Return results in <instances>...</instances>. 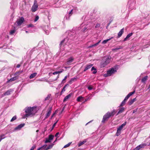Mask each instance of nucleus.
<instances>
[{
  "label": "nucleus",
  "instance_id": "32",
  "mask_svg": "<svg viewBox=\"0 0 150 150\" xmlns=\"http://www.w3.org/2000/svg\"><path fill=\"white\" fill-rule=\"evenodd\" d=\"M68 77H69V75L67 76H65V77L64 78V79H63L62 81V83H64L65 82V80L67 79Z\"/></svg>",
  "mask_w": 150,
  "mask_h": 150
},
{
  "label": "nucleus",
  "instance_id": "54",
  "mask_svg": "<svg viewBox=\"0 0 150 150\" xmlns=\"http://www.w3.org/2000/svg\"><path fill=\"white\" fill-rule=\"evenodd\" d=\"M64 40H62L61 42V43H60V45H62V43L64 42Z\"/></svg>",
  "mask_w": 150,
  "mask_h": 150
},
{
  "label": "nucleus",
  "instance_id": "5",
  "mask_svg": "<svg viewBox=\"0 0 150 150\" xmlns=\"http://www.w3.org/2000/svg\"><path fill=\"white\" fill-rule=\"evenodd\" d=\"M126 124V122H125L123 124L121 125L117 129L116 135L118 136L120 135L121 133V131L123 127L125 126Z\"/></svg>",
  "mask_w": 150,
  "mask_h": 150
},
{
  "label": "nucleus",
  "instance_id": "63",
  "mask_svg": "<svg viewBox=\"0 0 150 150\" xmlns=\"http://www.w3.org/2000/svg\"><path fill=\"white\" fill-rule=\"evenodd\" d=\"M38 131H39V130H37L36 131V132H38Z\"/></svg>",
  "mask_w": 150,
  "mask_h": 150
},
{
  "label": "nucleus",
  "instance_id": "36",
  "mask_svg": "<svg viewBox=\"0 0 150 150\" xmlns=\"http://www.w3.org/2000/svg\"><path fill=\"white\" fill-rule=\"evenodd\" d=\"M71 142H69V143L68 144H66V145H65L64 146V148H67V147H68V146H69L70 145V144H71Z\"/></svg>",
  "mask_w": 150,
  "mask_h": 150
},
{
  "label": "nucleus",
  "instance_id": "59",
  "mask_svg": "<svg viewBox=\"0 0 150 150\" xmlns=\"http://www.w3.org/2000/svg\"><path fill=\"white\" fill-rule=\"evenodd\" d=\"M86 27H85L84 28V30H83V31H84L85 30H86Z\"/></svg>",
  "mask_w": 150,
  "mask_h": 150
},
{
  "label": "nucleus",
  "instance_id": "58",
  "mask_svg": "<svg viewBox=\"0 0 150 150\" xmlns=\"http://www.w3.org/2000/svg\"><path fill=\"white\" fill-rule=\"evenodd\" d=\"M55 114V113H54L53 114V115L52 116V117H53L54 116V115Z\"/></svg>",
  "mask_w": 150,
  "mask_h": 150
},
{
  "label": "nucleus",
  "instance_id": "2",
  "mask_svg": "<svg viewBox=\"0 0 150 150\" xmlns=\"http://www.w3.org/2000/svg\"><path fill=\"white\" fill-rule=\"evenodd\" d=\"M111 57L110 56H105L104 57V59L101 63V66L104 67L108 64L110 61Z\"/></svg>",
  "mask_w": 150,
  "mask_h": 150
},
{
  "label": "nucleus",
  "instance_id": "42",
  "mask_svg": "<svg viewBox=\"0 0 150 150\" xmlns=\"http://www.w3.org/2000/svg\"><path fill=\"white\" fill-rule=\"evenodd\" d=\"M47 146V145L46 144H45V145H43V146H42L41 147V148L42 149H44L45 148V147H46Z\"/></svg>",
  "mask_w": 150,
  "mask_h": 150
},
{
  "label": "nucleus",
  "instance_id": "52",
  "mask_svg": "<svg viewBox=\"0 0 150 150\" xmlns=\"http://www.w3.org/2000/svg\"><path fill=\"white\" fill-rule=\"evenodd\" d=\"M20 67V65L19 64H18L17 65L16 67L17 68H19Z\"/></svg>",
  "mask_w": 150,
  "mask_h": 150
},
{
  "label": "nucleus",
  "instance_id": "64",
  "mask_svg": "<svg viewBox=\"0 0 150 150\" xmlns=\"http://www.w3.org/2000/svg\"><path fill=\"white\" fill-rule=\"evenodd\" d=\"M57 139H56L54 142V143L55 142H56L57 141Z\"/></svg>",
  "mask_w": 150,
  "mask_h": 150
},
{
  "label": "nucleus",
  "instance_id": "3",
  "mask_svg": "<svg viewBox=\"0 0 150 150\" xmlns=\"http://www.w3.org/2000/svg\"><path fill=\"white\" fill-rule=\"evenodd\" d=\"M115 110H113L111 112H108L103 117V120L102 121V122H104L108 119L109 118L110 116H113L115 114Z\"/></svg>",
  "mask_w": 150,
  "mask_h": 150
},
{
  "label": "nucleus",
  "instance_id": "34",
  "mask_svg": "<svg viewBox=\"0 0 150 150\" xmlns=\"http://www.w3.org/2000/svg\"><path fill=\"white\" fill-rule=\"evenodd\" d=\"M17 118L16 116H15L14 117H13L11 119V122H12L16 120Z\"/></svg>",
  "mask_w": 150,
  "mask_h": 150
},
{
  "label": "nucleus",
  "instance_id": "6",
  "mask_svg": "<svg viewBox=\"0 0 150 150\" xmlns=\"http://www.w3.org/2000/svg\"><path fill=\"white\" fill-rule=\"evenodd\" d=\"M38 7V6L37 4V1H36L35 0L34 1L33 5L32 7L31 10L33 12H35L37 10Z\"/></svg>",
  "mask_w": 150,
  "mask_h": 150
},
{
  "label": "nucleus",
  "instance_id": "8",
  "mask_svg": "<svg viewBox=\"0 0 150 150\" xmlns=\"http://www.w3.org/2000/svg\"><path fill=\"white\" fill-rule=\"evenodd\" d=\"M24 21V18L23 17H21L19 19H18L17 21V23L18 25H20Z\"/></svg>",
  "mask_w": 150,
  "mask_h": 150
},
{
  "label": "nucleus",
  "instance_id": "37",
  "mask_svg": "<svg viewBox=\"0 0 150 150\" xmlns=\"http://www.w3.org/2000/svg\"><path fill=\"white\" fill-rule=\"evenodd\" d=\"M121 48L120 47H117L115 48L114 49H112V51H115V50H118L121 49Z\"/></svg>",
  "mask_w": 150,
  "mask_h": 150
},
{
  "label": "nucleus",
  "instance_id": "17",
  "mask_svg": "<svg viewBox=\"0 0 150 150\" xmlns=\"http://www.w3.org/2000/svg\"><path fill=\"white\" fill-rule=\"evenodd\" d=\"M87 142L86 139L84 140L82 142H80L78 144V146L79 147L81 145H83Z\"/></svg>",
  "mask_w": 150,
  "mask_h": 150
},
{
  "label": "nucleus",
  "instance_id": "61",
  "mask_svg": "<svg viewBox=\"0 0 150 150\" xmlns=\"http://www.w3.org/2000/svg\"><path fill=\"white\" fill-rule=\"evenodd\" d=\"M91 121H89V122H88L87 124H86V125L87 124H88V123H89L91 122Z\"/></svg>",
  "mask_w": 150,
  "mask_h": 150
},
{
  "label": "nucleus",
  "instance_id": "62",
  "mask_svg": "<svg viewBox=\"0 0 150 150\" xmlns=\"http://www.w3.org/2000/svg\"><path fill=\"white\" fill-rule=\"evenodd\" d=\"M150 88V84L149 85L148 88V89Z\"/></svg>",
  "mask_w": 150,
  "mask_h": 150
},
{
  "label": "nucleus",
  "instance_id": "57",
  "mask_svg": "<svg viewBox=\"0 0 150 150\" xmlns=\"http://www.w3.org/2000/svg\"><path fill=\"white\" fill-rule=\"evenodd\" d=\"M22 72V71H19V72H16V73L18 74V73H21Z\"/></svg>",
  "mask_w": 150,
  "mask_h": 150
},
{
  "label": "nucleus",
  "instance_id": "26",
  "mask_svg": "<svg viewBox=\"0 0 150 150\" xmlns=\"http://www.w3.org/2000/svg\"><path fill=\"white\" fill-rule=\"evenodd\" d=\"M124 110V108H121L119 110V111H118V113L117 114V115H118L119 114L122 113Z\"/></svg>",
  "mask_w": 150,
  "mask_h": 150
},
{
  "label": "nucleus",
  "instance_id": "1",
  "mask_svg": "<svg viewBox=\"0 0 150 150\" xmlns=\"http://www.w3.org/2000/svg\"><path fill=\"white\" fill-rule=\"evenodd\" d=\"M25 114L23 116V118H25L35 114V111L34 110V107H28L25 109Z\"/></svg>",
  "mask_w": 150,
  "mask_h": 150
},
{
  "label": "nucleus",
  "instance_id": "13",
  "mask_svg": "<svg viewBox=\"0 0 150 150\" xmlns=\"http://www.w3.org/2000/svg\"><path fill=\"white\" fill-rule=\"evenodd\" d=\"M72 93H70L69 95L67 96L64 98L63 101L64 102L67 101L69 98H70L72 96Z\"/></svg>",
  "mask_w": 150,
  "mask_h": 150
},
{
  "label": "nucleus",
  "instance_id": "20",
  "mask_svg": "<svg viewBox=\"0 0 150 150\" xmlns=\"http://www.w3.org/2000/svg\"><path fill=\"white\" fill-rule=\"evenodd\" d=\"M146 144H143L139 145V146H137L140 149L141 148H144L145 146H146Z\"/></svg>",
  "mask_w": 150,
  "mask_h": 150
},
{
  "label": "nucleus",
  "instance_id": "50",
  "mask_svg": "<svg viewBox=\"0 0 150 150\" xmlns=\"http://www.w3.org/2000/svg\"><path fill=\"white\" fill-rule=\"evenodd\" d=\"M34 26L32 24H30L28 25V27H33Z\"/></svg>",
  "mask_w": 150,
  "mask_h": 150
},
{
  "label": "nucleus",
  "instance_id": "49",
  "mask_svg": "<svg viewBox=\"0 0 150 150\" xmlns=\"http://www.w3.org/2000/svg\"><path fill=\"white\" fill-rule=\"evenodd\" d=\"M57 74H58V72L57 71H55L53 73V74L54 75Z\"/></svg>",
  "mask_w": 150,
  "mask_h": 150
},
{
  "label": "nucleus",
  "instance_id": "31",
  "mask_svg": "<svg viewBox=\"0 0 150 150\" xmlns=\"http://www.w3.org/2000/svg\"><path fill=\"white\" fill-rule=\"evenodd\" d=\"M91 97H91V96H89L88 97H87L85 99V100L83 102V103H84L86 101H88V100L90 99H91Z\"/></svg>",
  "mask_w": 150,
  "mask_h": 150
},
{
  "label": "nucleus",
  "instance_id": "38",
  "mask_svg": "<svg viewBox=\"0 0 150 150\" xmlns=\"http://www.w3.org/2000/svg\"><path fill=\"white\" fill-rule=\"evenodd\" d=\"M38 81H46L47 82L48 81L46 79H39L38 80Z\"/></svg>",
  "mask_w": 150,
  "mask_h": 150
},
{
  "label": "nucleus",
  "instance_id": "15",
  "mask_svg": "<svg viewBox=\"0 0 150 150\" xmlns=\"http://www.w3.org/2000/svg\"><path fill=\"white\" fill-rule=\"evenodd\" d=\"M93 64H88L85 67V69L84 70V71H86L87 70L90 69L92 66Z\"/></svg>",
  "mask_w": 150,
  "mask_h": 150
},
{
  "label": "nucleus",
  "instance_id": "51",
  "mask_svg": "<svg viewBox=\"0 0 150 150\" xmlns=\"http://www.w3.org/2000/svg\"><path fill=\"white\" fill-rule=\"evenodd\" d=\"M59 132H57V133H56L55 135V137H57L58 135H59Z\"/></svg>",
  "mask_w": 150,
  "mask_h": 150
},
{
  "label": "nucleus",
  "instance_id": "23",
  "mask_svg": "<svg viewBox=\"0 0 150 150\" xmlns=\"http://www.w3.org/2000/svg\"><path fill=\"white\" fill-rule=\"evenodd\" d=\"M113 37H112L111 38H110L109 39H106L103 40L102 42V43L103 44H106L108 41L110 40Z\"/></svg>",
  "mask_w": 150,
  "mask_h": 150
},
{
  "label": "nucleus",
  "instance_id": "7",
  "mask_svg": "<svg viewBox=\"0 0 150 150\" xmlns=\"http://www.w3.org/2000/svg\"><path fill=\"white\" fill-rule=\"evenodd\" d=\"M54 137L53 135H50L49 136L48 138H46L45 141V143H50L51 142V140H52L54 138Z\"/></svg>",
  "mask_w": 150,
  "mask_h": 150
},
{
  "label": "nucleus",
  "instance_id": "48",
  "mask_svg": "<svg viewBox=\"0 0 150 150\" xmlns=\"http://www.w3.org/2000/svg\"><path fill=\"white\" fill-rule=\"evenodd\" d=\"M139 150V148L137 146L133 150Z\"/></svg>",
  "mask_w": 150,
  "mask_h": 150
},
{
  "label": "nucleus",
  "instance_id": "41",
  "mask_svg": "<svg viewBox=\"0 0 150 150\" xmlns=\"http://www.w3.org/2000/svg\"><path fill=\"white\" fill-rule=\"evenodd\" d=\"M126 101H125L124 100H123V101L122 102L121 104L120 105V106H123L125 104V103L126 102Z\"/></svg>",
  "mask_w": 150,
  "mask_h": 150
},
{
  "label": "nucleus",
  "instance_id": "39",
  "mask_svg": "<svg viewBox=\"0 0 150 150\" xmlns=\"http://www.w3.org/2000/svg\"><path fill=\"white\" fill-rule=\"evenodd\" d=\"M50 98V95H48L45 98V100H46L49 99Z\"/></svg>",
  "mask_w": 150,
  "mask_h": 150
},
{
  "label": "nucleus",
  "instance_id": "30",
  "mask_svg": "<svg viewBox=\"0 0 150 150\" xmlns=\"http://www.w3.org/2000/svg\"><path fill=\"white\" fill-rule=\"evenodd\" d=\"M16 30L15 29L12 30L10 31V34L11 35H13L14 33L15 32Z\"/></svg>",
  "mask_w": 150,
  "mask_h": 150
},
{
  "label": "nucleus",
  "instance_id": "43",
  "mask_svg": "<svg viewBox=\"0 0 150 150\" xmlns=\"http://www.w3.org/2000/svg\"><path fill=\"white\" fill-rule=\"evenodd\" d=\"M100 26V24L98 23H97L95 26L96 28H97L99 27Z\"/></svg>",
  "mask_w": 150,
  "mask_h": 150
},
{
  "label": "nucleus",
  "instance_id": "14",
  "mask_svg": "<svg viewBox=\"0 0 150 150\" xmlns=\"http://www.w3.org/2000/svg\"><path fill=\"white\" fill-rule=\"evenodd\" d=\"M74 59L72 57L69 58L66 62L67 64L69 65V64L74 61Z\"/></svg>",
  "mask_w": 150,
  "mask_h": 150
},
{
  "label": "nucleus",
  "instance_id": "45",
  "mask_svg": "<svg viewBox=\"0 0 150 150\" xmlns=\"http://www.w3.org/2000/svg\"><path fill=\"white\" fill-rule=\"evenodd\" d=\"M35 147L36 146L35 145H33L30 150H33Z\"/></svg>",
  "mask_w": 150,
  "mask_h": 150
},
{
  "label": "nucleus",
  "instance_id": "21",
  "mask_svg": "<svg viewBox=\"0 0 150 150\" xmlns=\"http://www.w3.org/2000/svg\"><path fill=\"white\" fill-rule=\"evenodd\" d=\"M37 74V73H35L33 74H32L30 76V79H32L35 76H36Z\"/></svg>",
  "mask_w": 150,
  "mask_h": 150
},
{
  "label": "nucleus",
  "instance_id": "53",
  "mask_svg": "<svg viewBox=\"0 0 150 150\" xmlns=\"http://www.w3.org/2000/svg\"><path fill=\"white\" fill-rule=\"evenodd\" d=\"M73 9H72L71 11L69 13V14H72V11H73Z\"/></svg>",
  "mask_w": 150,
  "mask_h": 150
},
{
  "label": "nucleus",
  "instance_id": "19",
  "mask_svg": "<svg viewBox=\"0 0 150 150\" xmlns=\"http://www.w3.org/2000/svg\"><path fill=\"white\" fill-rule=\"evenodd\" d=\"M133 33H130L129 34L126 36V37L123 40L124 41H125L127 40L128 38H129L130 36L132 35Z\"/></svg>",
  "mask_w": 150,
  "mask_h": 150
},
{
  "label": "nucleus",
  "instance_id": "12",
  "mask_svg": "<svg viewBox=\"0 0 150 150\" xmlns=\"http://www.w3.org/2000/svg\"><path fill=\"white\" fill-rule=\"evenodd\" d=\"M25 125L24 124H21L18 125L17 127H15L14 129L15 130H20L21 128L23 127Z\"/></svg>",
  "mask_w": 150,
  "mask_h": 150
},
{
  "label": "nucleus",
  "instance_id": "4",
  "mask_svg": "<svg viewBox=\"0 0 150 150\" xmlns=\"http://www.w3.org/2000/svg\"><path fill=\"white\" fill-rule=\"evenodd\" d=\"M116 72V70L113 68H112L109 70L107 72V74H105L106 76H110L113 74L114 73Z\"/></svg>",
  "mask_w": 150,
  "mask_h": 150
},
{
  "label": "nucleus",
  "instance_id": "18",
  "mask_svg": "<svg viewBox=\"0 0 150 150\" xmlns=\"http://www.w3.org/2000/svg\"><path fill=\"white\" fill-rule=\"evenodd\" d=\"M83 100H84L83 97L81 96L78 97L77 98V101L78 102H81Z\"/></svg>",
  "mask_w": 150,
  "mask_h": 150
},
{
  "label": "nucleus",
  "instance_id": "44",
  "mask_svg": "<svg viewBox=\"0 0 150 150\" xmlns=\"http://www.w3.org/2000/svg\"><path fill=\"white\" fill-rule=\"evenodd\" d=\"M58 120H57L56 121V122L54 124V125H53V126H52V129H53V128L55 126V125H56V124H57V122H58Z\"/></svg>",
  "mask_w": 150,
  "mask_h": 150
},
{
  "label": "nucleus",
  "instance_id": "60",
  "mask_svg": "<svg viewBox=\"0 0 150 150\" xmlns=\"http://www.w3.org/2000/svg\"><path fill=\"white\" fill-rule=\"evenodd\" d=\"M136 110H134L133 113H134L136 112Z\"/></svg>",
  "mask_w": 150,
  "mask_h": 150
},
{
  "label": "nucleus",
  "instance_id": "9",
  "mask_svg": "<svg viewBox=\"0 0 150 150\" xmlns=\"http://www.w3.org/2000/svg\"><path fill=\"white\" fill-rule=\"evenodd\" d=\"M13 91V89H10L8 90H7L5 93H4L2 95V96H8L10 95L11 92H12Z\"/></svg>",
  "mask_w": 150,
  "mask_h": 150
},
{
  "label": "nucleus",
  "instance_id": "25",
  "mask_svg": "<svg viewBox=\"0 0 150 150\" xmlns=\"http://www.w3.org/2000/svg\"><path fill=\"white\" fill-rule=\"evenodd\" d=\"M91 70L92 71H93V70H94V71H93V74H95L97 72V70L96 69V68H95L94 67H92L91 69Z\"/></svg>",
  "mask_w": 150,
  "mask_h": 150
},
{
  "label": "nucleus",
  "instance_id": "29",
  "mask_svg": "<svg viewBox=\"0 0 150 150\" xmlns=\"http://www.w3.org/2000/svg\"><path fill=\"white\" fill-rule=\"evenodd\" d=\"M17 78L16 77H14L11 78L8 81L9 82H10L13 81H14L16 80L17 79Z\"/></svg>",
  "mask_w": 150,
  "mask_h": 150
},
{
  "label": "nucleus",
  "instance_id": "11",
  "mask_svg": "<svg viewBox=\"0 0 150 150\" xmlns=\"http://www.w3.org/2000/svg\"><path fill=\"white\" fill-rule=\"evenodd\" d=\"M52 107H50L49 109H48V112L46 115L45 118H48L50 116L52 112Z\"/></svg>",
  "mask_w": 150,
  "mask_h": 150
},
{
  "label": "nucleus",
  "instance_id": "35",
  "mask_svg": "<svg viewBox=\"0 0 150 150\" xmlns=\"http://www.w3.org/2000/svg\"><path fill=\"white\" fill-rule=\"evenodd\" d=\"M5 135L4 134H1V135L0 136V138L1 139V140H2L5 138Z\"/></svg>",
  "mask_w": 150,
  "mask_h": 150
},
{
  "label": "nucleus",
  "instance_id": "28",
  "mask_svg": "<svg viewBox=\"0 0 150 150\" xmlns=\"http://www.w3.org/2000/svg\"><path fill=\"white\" fill-rule=\"evenodd\" d=\"M148 76H146L142 79V81L143 82H145L147 79Z\"/></svg>",
  "mask_w": 150,
  "mask_h": 150
},
{
  "label": "nucleus",
  "instance_id": "40",
  "mask_svg": "<svg viewBox=\"0 0 150 150\" xmlns=\"http://www.w3.org/2000/svg\"><path fill=\"white\" fill-rule=\"evenodd\" d=\"M39 18V17L38 16H36L34 20V22H35L37 21L38 20Z\"/></svg>",
  "mask_w": 150,
  "mask_h": 150
},
{
  "label": "nucleus",
  "instance_id": "46",
  "mask_svg": "<svg viewBox=\"0 0 150 150\" xmlns=\"http://www.w3.org/2000/svg\"><path fill=\"white\" fill-rule=\"evenodd\" d=\"M92 88H93L91 87V86H89L88 87V89L89 90H91Z\"/></svg>",
  "mask_w": 150,
  "mask_h": 150
},
{
  "label": "nucleus",
  "instance_id": "24",
  "mask_svg": "<svg viewBox=\"0 0 150 150\" xmlns=\"http://www.w3.org/2000/svg\"><path fill=\"white\" fill-rule=\"evenodd\" d=\"M135 100L136 99L135 98L132 100H129V105H131L134 103V102L135 101Z\"/></svg>",
  "mask_w": 150,
  "mask_h": 150
},
{
  "label": "nucleus",
  "instance_id": "55",
  "mask_svg": "<svg viewBox=\"0 0 150 150\" xmlns=\"http://www.w3.org/2000/svg\"><path fill=\"white\" fill-rule=\"evenodd\" d=\"M41 148V147L39 148L37 150H42Z\"/></svg>",
  "mask_w": 150,
  "mask_h": 150
},
{
  "label": "nucleus",
  "instance_id": "27",
  "mask_svg": "<svg viewBox=\"0 0 150 150\" xmlns=\"http://www.w3.org/2000/svg\"><path fill=\"white\" fill-rule=\"evenodd\" d=\"M54 145V144H52L51 145H49L44 150H47L49 149H51L52 147Z\"/></svg>",
  "mask_w": 150,
  "mask_h": 150
},
{
  "label": "nucleus",
  "instance_id": "47",
  "mask_svg": "<svg viewBox=\"0 0 150 150\" xmlns=\"http://www.w3.org/2000/svg\"><path fill=\"white\" fill-rule=\"evenodd\" d=\"M64 70L63 69H62L61 71H57L58 72V74L61 73Z\"/></svg>",
  "mask_w": 150,
  "mask_h": 150
},
{
  "label": "nucleus",
  "instance_id": "56",
  "mask_svg": "<svg viewBox=\"0 0 150 150\" xmlns=\"http://www.w3.org/2000/svg\"><path fill=\"white\" fill-rule=\"evenodd\" d=\"M74 79H75V78H72V79H71V81H73L74 80Z\"/></svg>",
  "mask_w": 150,
  "mask_h": 150
},
{
  "label": "nucleus",
  "instance_id": "16",
  "mask_svg": "<svg viewBox=\"0 0 150 150\" xmlns=\"http://www.w3.org/2000/svg\"><path fill=\"white\" fill-rule=\"evenodd\" d=\"M124 28H123L122 29H121L120 31H119V32L118 33V38H119L121 36L123 33L124 32Z\"/></svg>",
  "mask_w": 150,
  "mask_h": 150
},
{
  "label": "nucleus",
  "instance_id": "22",
  "mask_svg": "<svg viewBox=\"0 0 150 150\" xmlns=\"http://www.w3.org/2000/svg\"><path fill=\"white\" fill-rule=\"evenodd\" d=\"M100 41H101V40H99L98 42L96 43V44H94L93 45H92L91 46H90L89 47H88L91 48H92L93 47L97 46L98 45V44L100 43Z\"/></svg>",
  "mask_w": 150,
  "mask_h": 150
},
{
  "label": "nucleus",
  "instance_id": "33",
  "mask_svg": "<svg viewBox=\"0 0 150 150\" xmlns=\"http://www.w3.org/2000/svg\"><path fill=\"white\" fill-rule=\"evenodd\" d=\"M66 85L63 88H62V90L61 91V94H62V93L65 91V88H66Z\"/></svg>",
  "mask_w": 150,
  "mask_h": 150
},
{
  "label": "nucleus",
  "instance_id": "10",
  "mask_svg": "<svg viewBox=\"0 0 150 150\" xmlns=\"http://www.w3.org/2000/svg\"><path fill=\"white\" fill-rule=\"evenodd\" d=\"M135 91H134L133 92H131L129 93L125 97V98L124 100H125V101H126L128 99V98L132 95L133 94H134L135 93Z\"/></svg>",
  "mask_w": 150,
  "mask_h": 150
}]
</instances>
